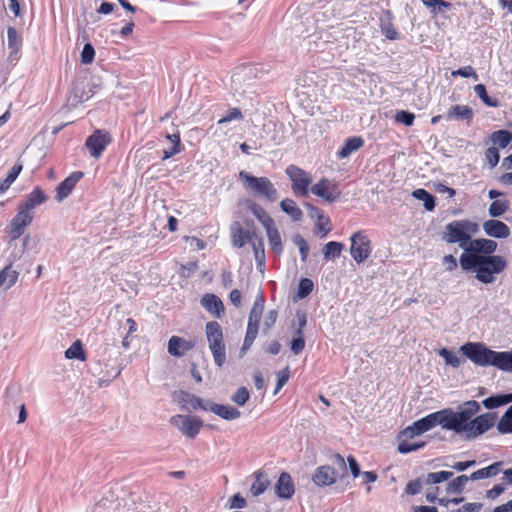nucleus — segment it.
Here are the masks:
<instances>
[{
	"mask_svg": "<svg viewBox=\"0 0 512 512\" xmlns=\"http://www.w3.org/2000/svg\"><path fill=\"white\" fill-rule=\"evenodd\" d=\"M350 241V254L354 261L358 264L366 261L370 257L372 251L371 242L368 236L364 232L358 231L350 237Z\"/></svg>",
	"mask_w": 512,
	"mask_h": 512,
	"instance_id": "8",
	"label": "nucleus"
},
{
	"mask_svg": "<svg viewBox=\"0 0 512 512\" xmlns=\"http://www.w3.org/2000/svg\"><path fill=\"white\" fill-rule=\"evenodd\" d=\"M479 411L480 404L470 400L460 406L458 410L443 409L428 414L405 428L401 435L403 438L413 439L440 425L443 429L453 431L466 441L475 440L489 431L496 421V415L493 413L476 416Z\"/></svg>",
	"mask_w": 512,
	"mask_h": 512,
	"instance_id": "1",
	"label": "nucleus"
},
{
	"mask_svg": "<svg viewBox=\"0 0 512 512\" xmlns=\"http://www.w3.org/2000/svg\"><path fill=\"white\" fill-rule=\"evenodd\" d=\"M479 230V226L469 220H455L448 223L445 226L442 239L448 244L458 243L459 247L466 253L471 240L472 235L476 234Z\"/></svg>",
	"mask_w": 512,
	"mask_h": 512,
	"instance_id": "3",
	"label": "nucleus"
},
{
	"mask_svg": "<svg viewBox=\"0 0 512 512\" xmlns=\"http://www.w3.org/2000/svg\"><path fill=\"white\" fill-rule=\"evenodd\" d=\"M243 114L239 108H231L228 112L217 121L216 125L210 127L209 131L214 138L226 136L230 129H225V124H230L232 121H242Z\"/></svg>",
	"mask_w": 512,
	"mask_h": 512,
	"instance_id": "13",
	"label": "nucleus"
},
{
	"mask_svg": "<svg viewBox=\"0 0 512 512\" xmlns=\"http://www.w3.org/2000/svg\"><path fill=\"white\" fill-rule=\"evenodd\" d=\"M110 142L111 137L108 132L104 130H96L86 140V147L92 157L99 158Z\"/></svg>",
	"mask_w": 512,
	"mask_h": 512,
	"instance_id": "14",
	"label": "nucleus"
},
{
	"mask_svg": "<svg viewBox=\"0 0 512 512\" xmlns=\"http://www.w3.org/2000/svg\"><path fill=\"white\" fill-rule=\"evenodd\" d=\"M439 355L444 358L447 365H450L454 368H458L461 365L460 357L446 348L440 349Z\"/></svg>",
	"mask_w": 512,
	"mask_h": 512,
	"instance_id": "48",
	"label": "nucleus"
},
{
	"mask_svg": "<svg viewBox=\"0 0 512 512\" xmlns=\"http://www.w3.org/2000/svg\"><path fill=\"white\" fill-rule=\"evenodd\" d=\"M7 41H8V47L12 49L13 52H17L21 41L18 35V32L15 28L9 27L7 30Z\"/></svg>",
	"mask_w": 512,
	"mask_h": 512,
	"instance_id": "51",
	"label": "nucleus"
},
{
	"mask_svg": "<svg viewBox=\"0 0 512 512\" xmlns=\"http://www.w3.org/2000/svg\"><path fill=\"white\" fill-rule=\"evenodd\" d=\"M410 440L411 439L404 438V440L399 443L398 451L400 453L407 454L424 446V442H411Z\"/></svg>",
	"mask_w": 512,
	"mask_h": 512,
	"instance_id": "49",
	"label": "nucleus"
},
{
	"mask_svg": "<svg viewBox=\"0 0 512 512\" xmlns=\"http://www.w3.org/2000/svg\"><path fill=\"white\" fill-rule=\"evenodd\" d=\"M311 192L330 203L337 201L341 196L337 184L326 178H322L315 183L311 187Z\"/></svg>",
	"mask_w": 512,
	"mask_h": 512,
	"instance_id": "11",
	"label": "nucleus"
},
{
	"mask_svg": "<svg viewBox=\"0 0 512 512\" xmlns=\"http://www.w3.org/2000/svg\"><path fill=\"white\" fill-rule=\"evenodd\" d=\"M422 489V484L420 482V480H414V481H410L406 488H405V492L409 495H416L418 493H420Z\"/></svg>",
	"mask_w": 512,
	"mask_h": 512,
	"instance_id": "62",
	"label": "nucleus"
},
{
	"mask_svg": "<svg viewBox=\"0 0 512 512\" xmlns=\"http://www.w3.org/2000/svg\"><path fill=\"white\" fill-rule=\"evenodd\" d=\"M47 200L46 194L40 187H35L26 198L19 204V207L27 212L34 213L33 210Z\"/></svg>",
	"mask_w": 512,
	"mask_h": 512,
	"instance_id": "18",
	"label": "nucleus"
},
{
	"mask_svg": "<svg viewBox=\"0 0 512 512\" xmlns=\"http://www.w3.org/2000/svg\"><path fill=\"white\" fill-rule=\"evenodd\" d=\"M330 461L335 466L322 465L316 468L312 475V481L318 487H325L334 484L338 477L339 472H346V462L340 454H333Z\"/></svg>",
	"mask_w": 512,
	"mask_h": 512,
	"instance_id": "6",
	"label": "nucleus"
},
{
	"mask_svg": "<svg viewBox=\"0 0 512 512\" xmlns=\"http://www.w3.org/2000/svg\"><path fill=\"white\" fill-rule=\"evenodd\" d=\"M297 337L291 342V350L295 355L300 354L305 347V340L301 329L296 331Z\"/></svg>",
	"mask_w": 512,
	"mask_h": 512,
	"instance_id": "53",
	"label": "nucleus"
},
{
	"mask_svg": "<svg viewBox=\"0 0 512 512\" xmlns=\"http://www.w3.org/2000/svg\"><path fill=\"white\" fill-rule=\"evenodd\" d=\"M497 430L501 434L512 433V405L506 410V412L500 418L497 424Z\"/></svg>",
	"mask_w": 512,
	"mask_h": 512,
	"instance_id": "39",
	"label": "nucleus"
},
{
	"mask_svg": "<svg viewBox=\"0 0 512 512\" xmlns=\"http://www.w3.org/2000/svg\"><path fill=\"white\" fill-rule=\"evenodd\" d=\"M473 110L467 105H454L452 106L448 113L447 119H455V120H471L473 118Z\"/></svg>",
	"mask_w": 512,
	"mask_h": 512,
	"instance_id": "28",
	"label": "nucleus"
},
{
	"mask_svg": "<svg viewBox=\"0 0 512 512\" xmlns=\"http://www.w3.org/2000/svg\"><path fill=\"white\" fill-rule=\"evenodd\" d=\"M495 367L499 370L512 372V350L497 352L496 359H494Z\"/></svg>",
	"mask_w": 512,
	"mask_h": 512,
	"instance_id": "34",
	"label": "nucleus"
},
{
	"mask_svg": "<svg viewBox=\"0 0 512 512\" xmlns=\"http://www.w3.org/2000/svg\"><path fill=\"white\" fill-rule=\"evenodd\" d=\"M250 210L253 215L260 221L264 228H269L274 225L273 219L267 214V212L256 203L250 205Z\"/></svg>",
	"mask_w": 512,
	"mask_h": 512,
	"instance_id": "38",
	"label": "nucleus"
},
{
	"mask_svg": "<svg viewBox=\"0 0 512 512\" xmlns=\"http://www.w3.org/2000/svg\"><path fill=\"white\" fill-rule=\"evenodd\" d=\"M470 480V476L460 475L447 484L446 492L448 494H460Z\"/></svg>",
	"mask_w": 512,
	"mask_h": 512,
	"instance_id": "37",
	"label": "nucleus"
},
{
	"mask_svg": "<svg viewBox=\"0 0 512 512\" xmlns=\"http://www.w3.org/2000/svg\"><path fill=\"white\" fill-rule=\"evenodd\" d=\"M252 247L254 250L255 260L257 262V267L262 270L265 265V253H264V245L261 238H258L256 241L252 242Z\"/></svg>",
	"mask_w": 512,
	"mask_h": 512,
	"instance_id": "46",
	"label": "nucleus"
},
{
	"mask_svg": "<svg viewBox=\"0 0 512 512\" xmlns=\"http://www.w3.org/2000/svg\"><path fill=\"white\" fill-rule=\"evenodd\" d=\"M344 245L337 241L328 242L323 248L324 259L329 261L340 257Z\"/></svg>",
	"mask_w": 512,
	"mask_h": 512,
	"instance_id": "36",
	"label": "nucleus"
},
{
	"mask_svg": "<svg viewBox=\"0 0 512 512\" xmlns=\"http://www.w3.org/2000/svg\"><path fill=\"white\" fill-rule=\"evenodd\" d=\"M201 304L207 311L217 317H220V314L224 311L222 301L213 294L204 295L201 299Z\"/></svg>",
	"mask_w": 512,
	"mask_h": 512,
	"instance_id": "26",
	"label": "nucleus"
},
{
	"mask_svg": "<svg viewBox=\"0 0 512 512\" xmlns=\"http://www.w3.org/2000/svg\"><path fill=\"white\" fill-rule=\"evenodd\" d=\"M509 208L508 200H494L489 206V215L499 217L503 215Z\"/></svg>",
	"mask_w": 512,
	"mask_h": 512,
	"instance_id": "47",
	"label": "nucleus"
},
{
	"mask_svg": "<svg viewBox=\"0 0 512 512\" xmlns=\"http://www.w3.org/2000/svg\"><path fill=\"white\" fill-rule=\"evenodd\" d=\"M286 174L292 182L293 191L298 195L306 196L312 182L310 175L295 165L288 166L286 168Z\"/></svg>",
	"mask_w": 512,
	"mask_h": 512,
	"instance_id": "10",
	"label": "nucleus"
},
{
	"mask_svg": "<svg viewBox=\"0 0 512 512\" xmlns=\"http://www.w3.org/2000/svg\"><path fill=\"white\" fill-rule=\"evenodd\" d=\"M460 351L478 366H494L497 351L487 348L480 342H469L461 346Z\"/></svg>",
	"mask_w": 512,
	"mask_h": 512,
	"instance_id": "7",
	"label": "nucleus"
},
{
	"mask_svg": "<svg viewBox=\"0 0 512 512\" xmlns=\"http://www.w3.org/2000/svg\"><path fill=\"white\" fill-rule=\"evenodd\" d=\"M503 462H494L491 465L478 469L470 475L471 481H479L487 478H492L502 471Z\"/></svg>",
	"mask_w": 512,
	"mask_h": 512,
	"instance_id": "24",
	"label": "nucleus"
},
{
	"mask_svg": "<svg viewBox=\"0 0 512 512\" xmlns=\"http://www.w3.org/2000/svg\"><path fill=\"white\" fill-rule=\"evenodd\" d=\"M264 298L261 294H259L253 304V307L250 311L249 318H248V325L259 327V322L261 320V316L264 310Z\"/></svg>",
	"mask_w": 512,
	"mask_h": 512,
	"instance_id": "29",
	"label": "nucleus"
},
{
	"mask_svg": "<svg viewBox=\"0 0 512 512\" xmlns=\"http://www.w3.org/2000/svg\"><path fill=\"white\" fill-rule=\"evenodd\" d=\"M364 145V140L361 137L348 138L341 149L338 150L337 156L340 159L349 157L353 152L357 151Z\"/></svg>",
	"mask_w": 512,
	"mask_h": 512,
	"instance_id": "27",
	"label": "nucleus"
},
{
	"mask_svg": "<svg viewBox=\"0 0 512 512\" xmlns=\"http://www.w3.org/2000/svg\"><path fill=\"white\" fill-rule=\"evenodd\" d=\"M19 273L12 268L11 265H7L0 271V287L4 286L6 289L14 286L18 280Z\"/></svg>",
	"mask_w": 512,
	"mask_h": 512,
	"instance_id": "30",
	"label": "nucleus"
},
{
	"mask_svg": "<svg viewBox=\"0 0 512 512\" xmlns=\"http://www.w3.org/2000/svg\"><path fill=\"white\" fill-rule=\"evenodd\" d=\"M258 328L259 327L253 326L252 324H251V326L247 325V331H246V335L244 338L245 343L253 344L254 340L256 339L257 333H258Z\"/></svg>",
	"mask_w": 512,
	"mask_h": 512,
	"instance_id": "63",
	"label": "nucleus"
},
{
	"mask_svg": "<svg viewBox=\"0 0 512 512\" xmlns=\"http://www.w3.org/2000/svg\"><path fill=\"white\" fill-rule=\"evenodd\" d=\"M295 492L294 482L290 474L282 472L275 486V493L279 498L290 499Z\"/></svg>",
	"mask_w": 512,
	"mask_h": 512,
	"instance_id": "17",
	"label": "nucleus"
},
{
	"mask_svg": "<svg viewBox=\"0 0 512 512\" xmlns=\"http://www.w3.org/2000/svg\"><path fill=\"white\" fill-rule=\"evenodd\" d=\"M269 485V481L264 477L261 472L256 474V480L251 486V493L253 496H259L265 492Z\"/></svg>",
	"mask_w": 512,
	"mask_h": 512,
	"instance_id": "44",
	"label": "nucleus"
},
{
	"mask_svg": "<svg viewBox=\"0 0 512 512\" xmlns=\"http://www.w3.org/2000/svg\"><path fill=\"white\" fill-rule=\"evenodd\" d=\"M170 423L184 436L191 439L195 438L199 434L203 426V421L200 418L181 414L171 417Z\"/></svg>",
	"mask_w": 512,
	"mask_h": 512,
	"instance_id": "9",
	"label": "nucleus"
},
{
	"mask_svg": "<svg viewBox=\"0 0 512 512\" xmlns=\"http://www.w3.org/2000/svg\"><path fill=\"white\" fill-rule=\"evenodd\" d=\"M453 472L451 471H438L428 473L425 478V483L428 485L438 484L444 481H447L453 476Z\"/></svg>",
	"mask_w": 512,
	"mask_h": 512,
	"instance_id": "43",
	"label": "nucleus"
},
{
	"mask_svg": "<svg viewBox=\"0 0 512 512\" xmlns=\"http://www.w3.org/2000/svg\"><path fill=\"white\" fill-rule=\"evenodd\" d=\"M380 27L382 34L389 40H398L399 32L394 28L392 23V14L387 11L380 18Z\"/></svg>",
	"mask_w": 512,
	"mask_h": 512,
	"instance_id": "25",
	"label": "nucleus"
},
{
	"mask_svg": "<svg viewBox=\"0 0 512 512\" xmlns=\"http://www.w3.org/2000/svg\"><path fill=\"white\" fill-rule=\"evenodd\" d=\"M95 50L90 43L84 45L83 50L81 52V63L88 65L94 61Z\"/></svg>",
	"mask_w": 512,
	"mask_h": 512,
	"instance_id": "56",
	"label": "nucleus"
},
{
	"mask_svg": "<svg viewBox=\"0 0 512 512\" xmlns=\"http://www.w3.org/2000/svg\"><path fill=\"white\" fill-rule=\"evenodd\" d=\"M280 208L284 213L289 215L293 221H300L303 216L302 211L292 199L286 198L282 200Z\"/></svg>",
	"mask_w": 512,
	"mask_h": 512,
	"instance_id": "31",
	"label": "nucleus"
},
{
	"mask_svg": "<svg viewBox=\"0 0 512 512\" xmlns=\"http://www.w3.org/2000/svg\"><path fill=\"white\" fill-rule=\"evenodd\" d=\"M166 138L172 143V151H164L163 160L171 158L175 154L180 153L182 150L180 134L178 132L173 134H167Z\"/></svg>",
	"mask_w": 512,
	"mask_h": 512,
	"instance_id": "41",
	"label": "nucleus"
},
{
	"mask_svg": "<svg viewBox=\"0 0 512 512\" xmlns=\"http://www.w3.org/2000/svg\"><path fill=\"white\" fill-rule=\"evenodd\" d=\"M490 140L495 146L506 148L512 141V133L508 130H498L491 134Z\"/></svg>",
	"mask_w": 512,
	"mask_h": 512,
	"instance_id": "35",
	"label": "nucleus"
},
{
	"mask_svg": "<svg viewBox=\"0 0 512 512\" xmlns=\"http://www.w3.org/2000/svg\"><path fill=\"white\" fill-rule=\"evenodd\" d=\"M460 265L463 270H473L476 278L484 283L489 284L495 281V274H499L507 266L506 260L502 256H484L476 253H462L460 257Z\"/></svg>",
	"mask_w": 512,
	"mask_h": 512,
	"instance_id": "2",
	"label": "nucleus"
},
{
	"mask_svg": "<svg viewBox=\"0 0 512 512\" xmlns=\"http://www.w3.org/2000/svg\"><path fill=\"white\" fill-rule=\"evenodd\" d=\"M250 394L246 387H240L231 397V400L239 405L243 406L249 399Z\"/></svg>",
	"mask_w": 512,
	"mask_h": 512,
	"instance_id": "54",
	"label": "nucleus"
},
{
	"mask_svg": "<svg viewBox=\"0 0 512 512\" xmlns=\"http://www.w3.org/2000/svg\"><path fill=\"white\" fill-rule=\"evenodd\" d=\"M415 115L408 111H398L395 116V120L399 123H403L406 126H412L414 123Z\"/></svg>",
	"mask_w": 512,
	"mask_h": 512,
	"instance_id": "57",
	"label": "nucleus"
},
{
	"mask_svg": "<svg viewBox=\"0 0 512 512\" xmlns=\"http://www.w3.org/2000/svg\"><path fill=\"white\" fill-rule=\"evenodd\" d=\"M316 229L322 237L326 236L331 231L329 217L326 215L320 216L317 219Z\"/></svg>",
	"mask_w": 512,
	"mask_h": 512,
	"instance_id": "55",
	"label": "nucleus"
},
{
	"mask_svg": "<svg viewBox=\"0 0 512 512\" xmlns=\"http://www.w3.org/2000/svg\"><path fill=\"white\" fill-rule=\"evenodd\" d=\"M508 403H510L508 400V394H499L483 400V405L486 409H494Z\"/></svg>",
	"mask_w": 512,
	"mask_h": 512,
	"instance_id": "42",
	"label": "nucleus"
},
{
	"mask_svg": "<svg viewBox=\"0 0 512 512\" xmlns=\"http://www.w3.org/2000/svg\"><path fill=\"white\" fill-rule=\"evenodd\" d=\"M65 357L67 359H78L84 361L86 359L85 353L80 341H75L66 351Z\"/></svg>",
	"mask_w": 512,
	"mask_h": 512,
	"instance_id": "45",
	"label": "nucleus"
},
{
	"mask_svg": "<svg viewBox=\"0 0 512 512\" xmlns=\"http://www.w3.org/2000/svg\"><path fill=\"white\" fill-rule=\"evenodd\" d=\"M179 403L181 405V408L188 412L197 409H202L205 411V407L207 405V401L195 395L189 394L187 392H181L179 397Z\"/></svg>",
	"mask_w": 512,
	"mask_h": 512,
	"instance_id": "22",
	"label": "nucleus"
},
{
	"mask_svg": "<svg viewBox=\"0 0 512 512\" xmlns=\"http://www.w3.org/2000/svg\"><path fill=\"white\" fill-rule=\"evenodd\" d=\"M205 411H210L224 420H235L241 415L240 411L229 405H221L207 400Z\"/></svg>",
	"mask_w": 512,
	"mask_h": 512,
	"instance_id": "15",
	"label": "nucleus"
},
{
	"mask_svg": "<svg viewBox=\"0 0 512 512\" xmlns=\"http://www.w3.org/2000/svg\"><path fill=\"white\" fill-rule=\"evenodd\" d=\"M22 169L23 165L21 163H17L11 168L6 178L0 182V195H3L11 187Z\"/></svg>",
	"mask_w": 512,
	"mask_h": 512,
	"instance_id": "32",
	"label": "nucleus"
},
{
	"mask_svg": "<svg viewBox=\"0 0 512 512\" xmlns=\"http://www.w3.org/2000/svg\"><path fill=\"white\" fill-rule=\"evenodd\" d=\"M194 347L191 341L179 336H172L168 341V353L174 357H182Z\"/></svg>",
	"mask_w": 512,
	"mask_h": 512,
	"instance_id": "19",
	"label": "nucleus"
},
{
	"mask_svg": "<svg viewBox=\"0 0 512 512\" xmlns=\"http://www.w3.org/2000/svg\"><path fill=\"white\" fill-rule=\"evenodd\" d=\"M482 508L481 503H466L463 506H461L459 509H457L456 512H479Z\"/></svg>",
	"mask_w": 512,
	"mask_h": 512,
	"instance_id": "64",
	"label": "nucleus"
},
{
	"mask_svg": "<svg viewBox=\"0 0 512 512\" xmlns=\"http://www.w3.org/2000/svg\"><path fill=\"white\" fill-rule=\"evenodd\" d=\"M314 284L311 279L303 278L300 280L297 290V297L303 299L307 297L313 290Z\"/></svg>",
	"mask_w": 512,
	"mask_h": 512,
	"instance_id": "50",
	"label": "nucleus"
},
{
	"mask_svg": "<svg viewBox=\"0 0 512 512\" xmlns=\"http://www.w3.org/2000/svg\"><path fill=\"white\" fill-rule=\"evenodd\" d=\"M34 213L18 207L17 214L12 218L9 225V233L12 239H18L23 235L25 228L32 223Z\"/></svg>",
	"mask_w": 512,
	"mask_h": 512,
	"instance_id": "12",
	"label": "nucleus"
},
{
	"mask_svg": "<svg viewBox=\"0 0 512 512\" xmlns=\"http://www.w3.org/2000/svg\"><path fill=\"white\" fill-rule=\"evenodd\" d=\"M205 334L214 363L222 368L226 363V346L220 324L216 321L208 322L205 326Z\"/></svg>",
	"mask_w": 512,
	"mask_h": 512,
	"instance_id": "4",
	"label": "nucleus"
},
{
	"mask_svg": "<svg viewBox=\"0 0 512 512\" xmlns=\"http://www.w3.org/2000/svg\"><path fill=\"white\" fill-rule=\"evenodd\" d=\"M476 95L489 107H497V101H492L487 94L486 88L483 84H477L474 87Z\"/></svg>",
	"mask_w": 512,
	"mask_h": 512,
	"instance_id": "52",
	"label": "nucleus"
},
{
	"mask_svg": "<svg viewBox=\"0 0 512 512\" xmlns=\"http://www.w3.org/2000/svg\"><path fill=\"white\" fill-rule=\"evenodd\" d=\"M416 199L423 201L426 210L432 211L435 207L434 197L425 189L419 188L413 191L412 194Z\"/></svg>",
	"mask_w": 512,
	"mask_h": 512,
	"instance_id": "40",
	"label": "nucleus"
},
{
	"mask_svg": "<svg viewBox=\"0 0 512 512\" xmlns=\"http://www.w3.org/2000/svg\"><path fill=\"white\" fill-rule=\"evenodd\" d=\"M497 243L489 239H472L470 246L466 253H476L478 255L492 256L491 254L496 250Z\"/></svg>",
	"mask_w": 512,
	"mask_h": 512,
	"instance_id": "21",
	"label": "nucleus"
},
{
	"mask_svg": "<svg viewBox=\"0 0 512 512\" xmlns=\"http://www.w3.org/2000/svg\"><path fill=\"white\" fill-rule=\"evenodd\" d=\"M451 75L454 77L455 76H461V77H465V78L472 77V78H474V80L478 79V75L476 74V72L474 71V69L471 66H466V67L454 70V71H452Z\"/></svg>",
	"mask_w": 512,
	"mask_h": 512,
	"instance_id": "58",
	"label": "nucleus"
},
{
	"mask_svg": "<svg viewBox=\"0 0 512 512\" xmlns=\"http://www.w3.org/2000/svg\"><path fill=\"white\" fill-rule=\"evenodd\" d=\"M484 232L494 238H507L510 235L509 227L499 220H487L483 223Z\"/></svg>",
	"mask_w": 512,
	"mask_h": 512,
	"instance_id": "20",
	"label": "nucleus"
},
{
	"mask_svg": "<svg viewBox=\"0 0 512 512\" xmlns=\"http://www.w3.org/2000/svg\"><path fill=\"white\" fill-rule=\"evenodd\" d=\"M247 505V501L240 494H235L229 500V509L244 508Z\"/></svg>",
	"mask_w": 512,
	"mask_h": 512,
	"instance_id": "61",
	"label": "nucleus"
},
{
	"mask_svg": "<svg viewBox=\"0 0 512 512\" xmlns=\"http://www.w3.org/2000/svg\"><path fill=\"white\" fill-rule=\"evenodd\" d=\"M288 379H289V369L288 368H285L284 370L279 371L277 373V384H276V388H275V391H274L275 395L286 384Z\"/></svg>",
	"mask_w": 512,
	"mask_h": 512,
	"instance_id": "60",
	"label": "nucleus"
},
{
	"mask_svg": "<svg viewBox=\"0 0 512 512\" xmlns=\"http://www.w3.org/2000/svg\"><path fill=\"white\" fill-rule=\"evenodd\" d=\"M233 244L236 247H243L247 243L252 245L253 241L258 238L253 236L249 231L245 230L239 223L233 224L231 227Z\"/></svg>",
	"mask_w": 512,
	"mask_h": 512,
	"instance_id": "23",
	"label": "nucleus"
},
{
	"mask_svg": "<svg viewBox=\"0 0 512 512\" xmlns=\"http://www.w3.org/2000/svg\"><path fill=\"white\" fill-rule=\"evenodd\" d=\"M485 155L491 167H495L498 164L500 155L497 147L488 148Z\"/></svg>",
	"mask_w": 512,
	"mask_h": 512,
	"instance_id": "59",
	"label": "nucleus"
},
{
	"mask_svg": "<svg viewBox=\"0 0 512 512\" xmlns=\"http://www.w3.org/2000/svg\"><path fill=\"white\" fill-rule=\"evenodd\" d=\"M239 179L245 190L255 196H262L267 201L274 202L278 199V193L273 183L267 177H255L245 171H240Z\"/></svg>",
	"mask_w": 512,
	"mask_h": 512,
	"instance_id": "5",
	"label": "nucleus"
},
{
	"mask_svg": "<svg viewBox=\"0 0 512 512\" xmlns=\"http://www.w3.org/2000/svg\"><path fill=\"white\" fill-rule=\"evenodd\" d=\"M265 230L272 251L277 254H280L283 250V246L279 231L274 227V225L270 226L269 228H266Z\"/></svg>",
	"mask_w": 512,
	"mask_h": 512,
	"instance_id": "33",
	"label": "nucleus"
},
{
	"mask_svg": "<svg viewBox=\"0 0 512 512\" xmlns=\"http://www.w3.org/2000/svg\"><path fill=\"white\" fill-rule=\"evenodd\" d=\"M83 177L82 172H74L70 176H68L65 180H63L56 188V196L55 199L58 202L63 201L65 198L69 196L71 191L74 189L77 182Z\"/></svg>",
	"mask_w": 512,
	"mask_h": 512,
	"instance_id": "16",
	"label": "nucleus"
}]
</instances>
